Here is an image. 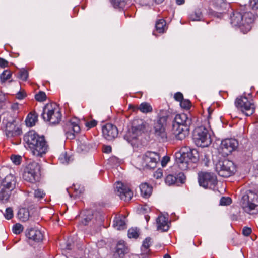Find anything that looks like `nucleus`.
<instances>
[{
	"label": "nucleus",
	"mask_w": 258,
	"mask_h": 258,
	"mask_svg": "<svg viewBox=\"0 0 258 258\" xmlns=\"http://www.w3.org/2000/svg\"><path fill=\"white\" fill-rule=\"evenodd\" d=\"M191 123V120L186 114L176 115L172 124V133L173 136H169V138H175L178 140L185 139L189 134V126Z\"/></svg>",
	"instance_id": "nucleus-1"
},
{
	"label": "nucleus",
	"mask_w": 258,
	"mask_h": 258,
	"mask_svg": "<svg viewBox=\"0 0 258 258\" xmlns=\"http://www.w3.org/2000/svg\"><path fill=\"white\" fill-rule=\"evenodd\" d=\"M24 139L34 156L42 157L47 152L48 145L44 136H40L34 132H30L25 136Z\"/></svg>",
	"instance_id": "nucleus-2"
},
{
	"label": "nucleus",
	"mask_w": 258,
	"mask_h": 258,
	"mask_svg": "<svg viewBox=\"0 0 258 258\" xmlns=\"http://www.w3.org/2000/svg\"><path fill=\"white\" fill-rule=\"evenodd\" d=\"M199 158L198 151L196 149H191L185 147L175 154V160L179 168L182 170L189 168L190 164L196 163Z\"/></svg>",
	"instance_id": "nucleus-3"
},
{
	"label": "nucleus",
	"mask_w": 258,
	"mask_h": 258,
	"mask_svg": "<svg viewBox=\"0 0 258 258\" xmlns=\"http://www.w3.org/2000/svg\"><path fill=\"white\" fill-rule=\"evenodd\" d=\"M253 21V15L250 12L242 14L239 12H234L230 16L231 25L234 27H240L241 31L244 34L250 30Z\"/></svg>",
	"instance_id": "nucleus-4"
},
{
	"label": "nucleus",
	"mask_w": 258,
	"mask_h": 258,
	"mask_svg": "<svg viewBox=\"0 0 258 258\" xmlns=\"http://www.w3.org/2000/svg\"><path fill=\"white\" fill-rule=\"evenodd\" d=\"M41 117L52 124L58 123L61 118L60 109L56 104H47L43 108Z\"/></svg>",
	"instance_id": "nucleus-5"
},
{
	"label": "nucleus",
	"mask_w": 258,
	"mask_h": 258,
	"mask_svg": "<svg viewBox=\"0 0 258 258\" xmlns=\"http://www.w3.org/2000/svg\"><path fill=\"white\" fill-rule=\"evenodd\" d=\"M17 184L16 177L11 174L7 175L1 181L0 186V201L6 202L10 198L11 191Z\"/></svg>",
	"instance_id": "nucleus-6"
},
{
	"label": "nucleus",
	"mask_w": 258,
	"mask_h": 258,
	"mask_svg": "<svg viewBox=\"0 0 258 258\" xmlns=\"http://www.w3.org/2000/svg\"><path fill=\"white\" fill-rule=\"evenodd\" d=\"M147 123L141 119H136L133 120L131 128H130L124 136V138L128 142L136 139L144 133L146 128Z\"/></svg>",
	"instance_id": "nucleus-7"
},
{
	"label": "nucleus",
	"mask_w": 258,
	"mask_h": 258,
	"mask_svg": "<svg viewBox=\"0 0 258 258\" xmlns=\"http://www.w3.org/2000/svg\"><path fill=\"white\" fill-rule=\"evenodd\" d=\"M40 176V165L35 161H31L26 166L23 174V179L30 183L38 181Z\"/></svg>",
	"instance_id": "nucleus-8"
},
{
	"label": "nucleus",
	"mask_w": 258,
	"mask_h": 258,
	"mask_svg": "<svg viewBox=\"0 0 258 258\" xmlns=\"http://www.w3.org/2000/svg\"><path fill=\"white\" fill-rule=\"evenodd\" d=\"M235 107L246 116H250L255 111V107L252 99L244 96L238 97L235 101Z\"/></svg>",
	"instance_id": "nucleus-9"
},
{
	"label": "nucleus",
	"mask_w": 258,
	"mask_h": 258,
	"mask_svg": "<svg viewBox=\"0 0 258 258\" xmlns=\"http://www.w3.org/2000/svg\"><path fill=\"white\" fill-rule=\"evenodd\" d=\"M193 139L196 145L201 147H208L212 142L208 131L203 126H200L195 129Z\"/></svg>",
	"instance_id": "nucleus-10"
},
{
	"label": "nucleus",
	"mask_w": 258,
	"mask_h": 258,
	"mask_svg": "<svg viewBox=\"0 0 258 258\" xmlns=\"http://www.w3.org/2000/svg\"><path fill=\"white\" fill-rule=\"evenodd\" d=\"M215 168L218 174L223 177H228L235 171L233 162L227 159L219 161L216 164Z\"/></svg>",
	"instance_id": "nucleus-11"
},
{
	"label": "nucleus",
	"mask_w": 258,
	"mask_h": 258,
	"mask_svg": "<svg viewBox=\"0 0 258 258\" xmlns=\"http://www.w3.org/2000/svg\"><path fill=\"white\" fill-rule=\"evenodd\" d=\"M198 182L200 186L213 189L217 184V178L213 173L201 172L198 174Z\"/></svg>",
	"instance_id": "nucleus-12"
},
{
	"label": "nucleus",
	"mask_w": 258,
	"mask_h": 258,
	"mask_svg": "<svg viewBox=\"0 0 258 258\" xmlns=\"http://www.w3.org/2000/svg\"><path fill=\"white\" fill-rule=\"evenodd\" d=\"M167 124L155 121L151 133L153 137L159 142H166L168 140V135L166 131Z\"/></svg>",
	"instance_id": "nucleus-13"
},
{
	"label": "nucleus",
	"mask_w": 258,
	"mask_h": 258,
	"mask_svg": "<svg viewBox=\"0 0 258 258\" xmlns=\"http://www.w3.org/2000/svg\"><path fill=\"white\" fill-rule=\"evenodd\" d=\"M160 160V156L158 153L148 151L143 156L142 166L147 168L153 169L156 167Z\"/></svg>",
	"instance_id": "nucleus-14"
},
{
	"label": "nucleus",
	"mask_w": 258,
	"mask_h": 258,
	"mask_svg": "<svg viewBox=\"0 0 258 258\" xmlns=\"http://www.w3.org/2000/svg\"><path fill=\"white\" fill-rule=\"evenodd\" d=\"M114 188L116 194L121 200L128 201L132 199L133 194L127 185L117 181L115 184Z\"/></svg>",
	"instance_id": "nucleus-15"
},
{
	"label": "nucleus",
	"mask_w": 258,
	"mask_h": 258,
	"mask_svg": "<svg viewBox=\"0 0 258 258\" xmlns=\"http://www.w3.org/2000/svg\"><path fill=\"white\" fill-rule=\"evenodd\" d=\"M63 130L67 138L72 140L80 133V127L77 122L72 120L66 122Z\"/></svg>",
	"instance_id": "nucleus-16"
},
{
	"label": "nucleus",
	"mask_w": 258,
	"mask_h": 258,
	"mask_svg": "<svg viewBox=\"0 0 258 258\" xmlns=\"http://www.w3.org/2000/svg\"><path fill=\"white\" fill-rule=\"evenodd\" d=\"M238 146V141L235 139L230 138L222 141L220 147L223 154L227 156L235 150Z\"/></svg>",
	"instance_id": "nucleus-17"
},
{
	"label": "nucleus",
	"mask_w": 258,
	"mask_h": 258,
	"mask_svg": "<svg viewBox=\"0 0 258 258\" xmlns=\"http://www.w3.org/2000/svg\"><path fill=\"white\" fill-rule=\"evenodd\" d=\"M117 127L111 123L106 124L102 127V134L104 137L108 140H111L118 135Z\"/></svg>",
	"instance_id": "nucleus-18"
},
{
	"label": "nucleus",
	"mask_w": 258,
	"mask_h": 258,
	"mask_svg": "<svg viewBox=\"0 0 258 258\" xmlns=\"http://www.w3.org/2000/svg\"><path fill=\"white\" fill-rule=\"evenodd\" d=\"M26 236L30 240L39 242L43 239V234L41 230L37 228H30L27 229Z\"/></svg>",
	"instance_id": "nucleus-19"
},
{
	"label": "nucleus",
	"mask_w": 258,
	"mask_h": 258,
	"mask_svg": "<svg viewBox=\"0 0 258 258\" xmlns=\"http://www.w3.org/2000/svg\"><path fill=\"white\" fill-rule=\"evenodd\" d=\"M185 180V176L184 173L180 172L176 176L172 174L168 175L165 179V182L167 185L170 186L174 185L178 181L180 183H183L184 182Z\"/></svg>",
	"instance_id": "nucleus-20"
},
{
	"label": "nucleus",
	"mask_w": 258,
	"mask_h": 258,
	"mask_svg": "<svg viewBox=\"0 0 258 258\" xmlns=\"http://www.w3.org/2000/svg\"><path fill=\"white\" fill-rule=\"evenodd\" d=\"M157 229L162 231H167L169 228L168 219L164 215H159L156 219Z\"/></svg>",
	"instance_id": "nucleus-21"
},
{
	"label": "nucleus",
	"mask_w": 258,
	"mask_h": 258,
	"mask_svg": "<svg viewBox=\"0 0 258 258\" xmlns=\"http://www.w3.org/2000/svg\"><path fill=\"white\" fill-rule=\"evenodd\" d=\"M15 121L8 122L6 125V134L8 137H14L20 133V130L16 128Z\"/></svg>",
	"instance_id": "nucleus-22"
},
{
	"label": "nucleus",
	"mask_w": 258,
	"mask_h": 258,
	"mask_svg": "<svg viewBox=\"0 0 258 258\" xmlns=\"http://www.w3.org/2000/svg\"><path fill=\"white\" fill-rule=\"evenodd\" d=\"M130 108H131V106ZM132 108L134 111L140 110L143 113L151 112L153 110L152 106L147 102H143L139 106H132Z\"/></svg>",
	"instance_id": "nucleus-23"
},
{
	"label": "nucleus",
	"mask_w": 258,
	"mask_h": 258,
	"mask_svg": "<svg viewBox=\"0 0 258 258\" xmlns=\"http://www.w3.org/2000/svg\"><path fill=\"white\" fill-rule=\"evenodd\" d=\"M125 219V217L123 216L115 217L113 220V227L118 230L126 228Z\"/></svg>",
	"instance_id": "nucleus-24"
},
{
	"label": "nucleus",
	"mask_w": 258,
	"mask_h": 258,
	"mask_svg": "<svg viewBox=\"0 0 258 258\" xmlns=\"http://www.w3.org/2000/svg\"><path fill=\"white\" fill-rule=\"evenodd\" d=\"M127 252V248L124 244V242L122 240L119 241L116 246V254L120 258H122Z\"/></svg>",
	"instance_id": "nucleus-25"
},
{
	"label": "nucleus",
	"mask_w": 258,
	"mask_h": 258,
	"mask_svg": "<svg viewBox=\"0 0 258 258\" xmlns=\"http://www.w3.org/2000/svg\"><path fill=\"white\" fill-rule=\"evenodd\" d=\"M170 112L166 109H161L158 113L157 119L156 121L167 124L168 118L170 115Z\"/></svg>",
	"instance_id": "nucleus-26"
},
{
	"label": "nucleus",
	"mask_w": 258,
	"mask_h": 258,
	"mask_svg": "<svg viewBox=\"0 0 258 258\" xmlns=\"http://www.w3.org/2000/svg\"><path fill=\"white\" fill-rule=\"evenodd\" d=\"M95 147V145L89 143L88 141L81 142L78 146V150L80 152H87L91 149Z\"/></svg>",
	"instance_id": "nucleus-27"
},
{
	"label": "nucleus",
	"mask_w": 258,
	"mask_h": 258,
	"mask_svg": "<svg viewBox=\"0 0 258 258\" xmlns=\"http://www.w3.org/2000/svg\"><path fill=\"white\" fill-rule=\"evenodd\" d=\"M38 120V114L35 112L29 113L25 120L26 125L29 127L34 126Z\"/></svg>",
	"instance_id": "nucleus-28"
},
{
	"label": "nucleus",
	"mask_w": 258,
	"mask_h": 258,
	"mask_svg": "<svg viewBox=\"0 0 258 258\" xmlns=\"http://www.w3.org/2000/svg\"><path fill=\"white\" fill-rule=\"evenodd\" d=\"M153 241L150 237H147L143 241L142 245L141 247V250L142 252L141 255L148 254H149L150 250L149 249L150 246L152 244Z\"/></svg>",
	"instance_id": "nucleus-29"
},
{
	"label": "nucleus",
	"mask_w": 258,
	"mask_h": 258,
	"mask_svg": "<svg viewBox=\"0 0 258 258\" xmlns=\"http://www.w3.org/2000/svg\"><path fill=\"white\" fill-rule=\"evenodd\" d=\"M141 195L145 198H148L151 195L152 187L148 183H142L140 186Z\"/></svg>",
	"instance_id": "nucleus-30"
},
{
	"label": "nucleus",
	"mask_w": 258,
	"mask_h": 258,
	"mask_svg": "<svg viewBox=\"0 0 258 258\" xmlns=\"http://www.w3.org/2000/svg\"><path fill=\"white\" fill-rule=\"evenodd\" d=\"M213 4L218 10H226L229 6L225 0H213Z\"/></svg>",
	"instance_id": "nucleus-31"
},
{
	"label": "nucleus",
	"mask_w": 258,
	"mask_h": 258,
	"mask_svg": "<svg viewBox=\"0 0 258 258\" xmlns=\"http://www.w3.org/2000/svg\"><path fill=\"white\" fill-rule=\"evenodd\" d=\"M203 17L202 12L200 9H197L189 15V19L191 21H200Z\"/></svg>",
	"instance_id": "nucleus-32"
},
{
	"label": "nucleus",
	"mask_w": 258,
	"mask_h": 258,
	"mask_svg": "<svg viewBox=\"0 0 258 258\" xmlns=\"http://www.w3.org/2000/svg\"><path fill=\"white\" fill-rule=\"evenodd\" d=\"M18 216L21 220L25 221L27 220L29 217V213L28 210L23 208L19 210Z\"/></svg>",
	"instance_id": "nucleus-33"
},
{
	"label": "nucleus",
	"mask_w": 258,
	"mask_h": 258,
	"mask_svg": "<svg viewBox=\"0 0 258 258\" xmlns=\"http://www.w3.org/2000/svg\"><path fill=\"white\" fill-rule=\"evenodd\" d=\"M166 22L163 19L159 20L156 22L155 27L159 33H163L165 30Z\"/></svg>",
	"instance_id": "nucleus-34"
},
{
	"label": "nucleus",
	"mask_w": 258,
	"mask_h": 258,
	"mask_svg": "<svg viewBox=\"0 0 258 258\" xmlns=\"http://www.w3.org/2000/svg\"><path fill=\"white\" fill-rule=\"evenodd\" d=\"M111 2L115 8H123L126 5L125 0H111Z\"/></svg>",
	"instance_id": "nucleus-35"
},
{
	"label": "nucleus",
	"mask_w": 258,
	"mask_h": 258,
	"mask_svg": "<svg viewBox=\"0 0 258 258\" xmlns=\"http://www.w3.org/2000/svg\"><path fill=\"white\" fill-rule=\"evenodd\" d=\"M139 235V230L137 228H131L128 230V236L130 238H137Z\"/></svg>",
	"instance_id": "nucleus-36"
},
{
	"label": "nucleus",
	"mask_w": 258,
	"mask_h": 258,
	"mask_svg": "<svg viewBox=\"0 0 258 258\" xmlns=\"http://www.w3.org/2000/svg\"><path fill=\"white\" fill-rule=\"evenodd\" d=\"M256 204L251 202H250L249 201L247 202L246 204H243V207L244 209V211L246 212H249L252 210H253L255 208Z\"/></svg>",
	"instance_id": "nucleus-37"
},
{
	"label": "nucleus",
	"mask_w": 258,
	"mask_h": 258,
	"mask_svg": "<svg viewBox=\"0 0 258 258\" xmlns=\"http://www.w3.org/2000/svg\"><path fill=\"white\" fill-rule=\"evenodd\" d=\"M12 76L11 72L9 70H5L0 75V78L2 82H4L9 79Z\"/></svg>",
	"instance_id": "nucleus-38"
},
{
	"label": "nucleus",
	"mask_w": 258,
	"mask_h": 258,
	"mask_svg": "<svg viewBox=\"0 0 258 258\" xmlns=\"http://www.w3.org/2000/svg\"><path fill=\"white\" fill-rule=\"evenodd\" d=\"M71 157L68 156L66 152H62L59 157V160L62 163L68 164L71 161Z\"/></svg>",
	"instance_id": "nucleus-39"
},
{
	"label": "nucleus",
	"mask_w": 258,
	"mask_h": 258,
	"mask_svg": "<svg viewBox=\"0 0 258 258\" xmlns=\"http://www.w3.org/2000/svg\"><path fill=\"white\" fill-rule=\"evenodd\" d=\"M35 98L38 101L42 102L46 100V95L45 92L39 91L38 93L35 95Z\"/></svg>",
	"instance_id": "nucleus-40"
},
{
	"label": "nucleus",
	"mask_w": 258,
	"mask_h": 258,
	"mask_svg": "<svg viewBox=\"0 0 258 258\" xmlns=\"http://www.w3.org/2000/svg\"><path fill=\"white\" fill-rule=\"evenodd\" d=\"M11 159L14 164L18 165L21 163L22 157L18 155H13L11 157Z\"/></svg>",
	"instance_id": "nucleus-41"
},
{
	"label": "nucleus",
	"mask_w": 258,
	"mask_h": 258,
	"mask_svg": "<svg viewBox=\"0 0 258 258\" xmlns=\"http://www.w3.org/2000/svg\"><path fill=\"white\" fill-rule=\"evenodd\" d=\"M180 105L182 108L188 110L191 106V102L188 99H183V100L180 102Z\"/></svg>",
	"instance_id": "nucleus-42"
},
{
	"label": "nucleus",
	"mask_w": 258,
	"mask_h": 258,
	"mask_svg": "<svg viewBox=\"0 0 258 258\" xmlns=\"http://www.w3.org/2000/svg\"><path fill=\"white\" fill-rule=\"evenodd\" d=\"M23 230V226L19 223H17L13 226V232L16 234H20L21 232H22Z\"/></svg>",
	"instance_id": "nucleus-43"
},
{
	"label": "nucleus",
	"mask_w": 258,
	"mask_h": 258,
	"mask_svg": "<svg viewBox=\"0 0 258 258\" xmlns=\"http://www.w3.org/2000/svg\"><path fill=\"white\" fill-rule=\"evenodd\" d=\"M28 77L27 71L23 69L21 70L19 73V77L23 81H26Z\"/></svg>",
	"instance_id": "nucleus-44"
},
{
	"label": "nucleus",
	"mask_w": 258,
	"mask_h": 258,
	"mask_svg": "<svg viewBox=\"0 0 258 258\" xmlns=\"http://www.w3.org/2000/svg\"><path fill=\"white\" fill-rule=\"evenodd\" d=\"M5 217L8 219H11L13 217V211L11 208H7L4 214Z\"/></svg>",
	"instance_id": "nucleus-45"
},
{
	"label": "nucleus",
	"mask_w": 258,
	"mask_h": 258,
	"mask_svg": "<svg viewBox=\"0 0 258 258\" xmlns=\"http://www.w3.org/2000/svg\"><path fill=\"white\" fill-rule=\"evenodd\" d=\"M232 202L231 199L229 197H222L220 199V204L221 205H228Z\"/></svg>",
	"instance_id": "nucleus-46"
},
{
	"label": "nucleus",
	"mask_w": 258,
	"mask_h": 258,
	"mask_svg": "<svg viewBox=\"0 0 258 258\" xmlns=\"http://www.w3.org/2000/svg\"><path fill=\"white\" fill-rule=\"evenodd\" d=\"M92 217H93V215L91 213H89L88 214L87 216H86V217L84 218L81 222L84 225H88L89 222L91 221V220H92Z\"/></svg>",
	"instance_id": "nucleus-47"
},
{
	"label": "nucleus",
	"mask_w": 258,
	"mask_h": 258,
	"mask_svg": "<svg viewBox=\"0 0 258 258\" xmlns=\"http://www.w3.org/2000/svg\"><path fill=\"white\" fill-rule=\"evenodd\" d=\"M34 197L37 198L41 199L42 198L45 194L44 191L40 189H36L34 191Z\"/></svg>",
	"instance_id": "nucleus-48"
},
{
	"label": "nucleus",
	"mask_w": 258,
	"mask_h": 258,
	"mask_svg": "<svg viewBox=\"0 0 258 258\" xmlns=\"http://www.w3.org/2000/svg\"><path fill=\"white\" fill-rule=\"evenodd\" d=\"M6 101V96L5 94L0 92V108H2L5 105Z\"/></svg>",
	"instance_id": "nucleus-49"
},
{
	"label": "nucleus",
	"mask_w": 258,
	"mask_h": 258,
	"mask_svg": "<svg viewBox=\"0 0 258 258\" xmlns=\"http://www.w3.org/2000/svg\"><path fill=\"white\" fill-rule=\"evenodd\" d=\"M163 176L162 170L160 169H158L154 173V177L156 179H160Z\"/></svg>",
	"instance_id": "nucleus-50"
},
{
	"label": "nucleus",
	"mask_w": 258,
	"mask_h": 258,
	"mask_svg": "<svg viewBox=\"0 0 258 258\" xmlns=\"http://www.w3.org/2000/svg\"><path fill=\"white\" fill-rule=\"evenodd\" d=\"M174 98L176 101L180 102L184 99L183 94L180 92L176 93L174 94Z\"/></svg>",
	"instance_id": "nucleus-51"
},
{
	"label": "nucleus",
	"mask_w": 258,
	"mask_h": 258,
	"mask_svg": "<svg viewBox=\"0 0 258 258\" xmlns=\"http://www.w3.org/2000/svg\"><path fill=\"white\" fill-rule=\"evenodd\" d=\"M97 124V121L95 120H91L89 122H87L85 124L86 126L89 128H92L95 126Z\"/></svg>",
	"instance_id": "nucleus-52"
},
{
	"label": "nucleus",
	"mask_w": 258,
	"mask_h": 258,
	"mask_svg": "<svg viewBox=\"0 0 258 258\" xmlns=\"http://www.w3.org/2000/svg\"><path fill=\"white\" fill-rule=\"evenodd\" d=\"M251 232H252L251 229L250 228L247 227H244L243 231H242L243 234L246 236L249 235L250 234V233H251Z\"/></svg>",
	"instance_id": "nucleus-53"
},
{
	"label": "nucleus",
	"mask_w": 258,
	"mask_h": 258,
	"mask_svg": "<svg viewBox=\"0 0 258 258\" xmlns=\"http://www.w3.org/2000/svg\"><path fill=\"white\" fill-rule=\"evenodd\" d=\"M95 220V226H100L101 225L103 222V218L99 215V217H96Z\"/></svg>",
	"instance_id": "nucleus-54"
},
{
	"label": "nucleus",
	"mask_w": 258,
	"mask_h": 258,
	"mask_svg": "<svg viewBox=\"0 0 258 258\" xmlns=\"http://www.w3.org/2000/svg\"><path fill=\"white\" fill-rule=\"evenodd\" d=\"M170 158L168 156H164L161 160V165L162 166H165L167 163L169 161Z\"/></svg>",
	"instance_id": "nucleus-55"
},
{
	"label": "nucleus",
	"mask_w": 258,
	"mask_h": 258,
	"mask_svg": "<svg viewBox=\"0 0 258 258\" xmlns=\"http://www.w3.org/2000/svg\"><path fill=\"white\" fill-rule=\"evenodd\" d=\"M8 62L5 59L0 58V67L4 68L8 66Z\"/></svg>",
	"instance_id": "nucleus-56"
},
{
	"label": "nucleus",
	"mask_w": 258,
	"mask_h": 258,
	"mask_svg": "<svg viewBox=\"0 0 258 258\" xmlns=\"http://www.w3.org/2000/svg\"><path fill=\"white\" fill-rule=\"evenodd\" d=\"M111 147L110 146H105L103 147V152L105 153H110L111 152Z\"/></svg>",
	"instance_id": "nucleus-57"
},
{
	"label": "nucleus",
	"mask_w": 258,
	"mask_h": 258,
	"mask_svg": "<svg viewBox=\"0 0 258 258\" xmlns=\"http://www.w3.org/2000/svg\"><path fill=\"white\" fill-rule=\"evenodd\" d=\"M25 96V93L22 92H19L17 95L16 97L19 99H23Z\"/></svg>",
	"instance_id": "nucleus-58"
},
{
	"label": "nucleus",
	"mask_w": 258,
	"mask_h": 258,
	"mask_svg": "<svg viewBox=\"0 0 258 258\" xmlns=\"http://www.w3.org/2000/svg\"><path fill=\"white\" fill-rule=\"evenodd\" d=\"M251 4L253 8L258 9V0H251Z\"/></svg>",
	"instance_id": "nucleus-59"
},
{
	"label": "nucleus",
	"mask_w": 258,
	"mask_h": 258,
	"mask_svg": "<svg viewBox=\"0 0 258 258\" xmlns=\"http://www.w3.org/2000/svg\"><path fill=\"white\" fill-rule=\"evenodd\" d=\"M74 189H75V190H76V196L81 194L84 191L83 187H81V188L79 187L78 189H77L76 187H75Z\"/></svg>",
	"instance_id": "nucleus-60"
},
{
	"label": "nucleus",
	"mask_w": 258,
	"mask_h": 258,
	"mask_svg": "<svg viewBox=\"0 0 258 258\" xmlns=\"http://www.w3.org/2000/svg\"><path fill=\"white\" fill-rule=\"evenodd\" d=\"M11 109L14 111L17 110L19 109V104L18 103L13 104L11 105Z\"/></svg>",
	"instance_id": "nucleus-61"
},
{
	"label": "nucleus",
	"mask_w": 258,
	"mask_h": 258,
	"mask_svg": "<svg viewBox=\"0 0 258 258\" xmlns=\"http://www.w3.org/2000/svg\"><path fill=\"white\" fill-rule=\"evenodd\" d=\"M204 158L203 159V161L204 162L205 165L208 166V163L209 161L208 156L205 154H204Z\"/></svg>",
	"instance_id": "nucleus-62"
},
{
	"label": "nucleus",
	"mask_w": 258,
	"mask_h": 258,
	"mask_svg": "<svg viewBox=\"0 0 258 258\" xmlns=\"http://www.w3.org/2000/svg\"><path fill=\"white\" fill-rule=\"evenodd\" d=\"M176 3L178 5H182L184 3L185 0H176Z\"/></svg>",
	"instance_id": "nucleus-63"
},
{
	"label": "nucleus",
	"mask_w": 258,
	"mask_h": 258,
	"mask_svg": "<svg viewBox=\"0 0 258 258\" xmlns=\"http://www.w3.org/2000/svg\"><path fill=\"white\" fill-rule=\"evenodd\" d=\"M66 249H67L68 250L71 249H72L71 245L70 244L67 243V246H66Z\"/></svg>",
	"instance_id": "nucleus-64"
}]
</instances>
